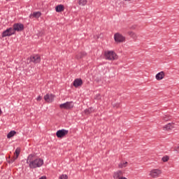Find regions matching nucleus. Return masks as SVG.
<instances>
[{"label": "nucleus", "mask_w": 179, "mask_h": 179, "mask_svg": "<svg viewBox=\"0 0 179 179\" xmlns=\"http://www.w3.org/2000/svg\"><path fill=\"white\" fill-rule=\"evenodd\" d=\"M171 128H173V125L171 124V123H169L168 124H166L163 127V129H164V131H170V129H171Z\"/></svg>", "instance_id": "18"}, {"label": "nucleus", "mask_w": 179, "mask_h": 179, "mask_svg": "<svg viewBox=\"0 0 179 179\" xmlns=\"http://www.w3.org/2000/svg\"><path fill=\"white\" fill-rule=\"evenodd\" d=\"M122 176H124V173L122 172V171L119 170L114 172L113 176L114 179H120L121 178V177H122Z\"/></svg>", "instance_id": "11"}, {"label": "nucleus", "mask_w": 179, "mask_h": 179, "mask_svg": "<svg viewBox=\"0 0 179 179\" xmlns=\"http://www.w3.org/2000/svg\"><path fill=\"white\" fill-rule=\"evenodd\" d=\"M84 113L86 115H89V114H92V113H94V109L92 107L85 109Z\"/></svg>", "instance_id": "17"}, {"label": "nucleus", "mask_w": 179, "mask_h": 179, "mask_svg": "<svg viewBox=\"0 0 179 179\" xmlns=\"http://www.w3.org/2000/svg\"><path fill=\"white\" fill-rule=\"evenodd\" d=\"M169 159H170L169 156L166 155L162 157V160L164 162V163H166V162H169Z\"/></svg>", "instance_id": "25"}, {"label": "nucleus", "mask_w": 179, "mask_h": 179, "mask_svg": "<svg viewBox=\"0 0 179 179\" xmlns=\"http://www.w3.org/2000/svg\"><path fill=\"white\" fill-rule=\"evenodd\" d=\"M165 76L164 71H161L155 76V78L157 80H162V79H164Z\"/></svg>", "instance_id": "13"}, {"label": "nucleus", "mask_w": 179, "mask_h": 179, "mask_svg": "<svg viewBox=\"0 0 179 179\" xmlns=\"http://www.w3.org/2000/svg\"><path fill=\"white\" fill-rule=\"evenodd\" d=\"M34 17H40L41 16V12H34L33 13Z\"/></svg>", "instance_id": "22"}, {"label": "nucleus", "mask_w": 179, "mask_h": 179, "mask_svg": "<svg viewBox=\"0 0 179 179\" xmlns=\"http://www.w3.org/2000/svg\"><path fill=\"white\" fill-rule=\"evenodd\" d=\"M6 1H10V0H6Z\"/></svg>", "instance_id": "38"}, {"label": "nucleus", "mask_w": 179, "mask_h": 179, "mask_svg": "<svg viewBox=\"0 0 179 179\" xmlns=\"http://www.w3.org/2000/svg\"><path fill=\"white\" fill-rule=\"evenodd\" d=\"M13 30L14 31V34L15 31H23V30H24V25L22 23H15L13 24Z\"/></svg>", "instance_id": "5"}, {"label": "nucleus", "mask_w": 179, "mask_h": 179, "mask_svg": "<svg viewBox=\"0 0 179 179\" xmlns=\"http://www.w3.org/2000/svg\"><path fill=\"white\" fill-rule=\"evenodd\" d=\"M128 164V162H124V163H120V164H119V168L120 169H122V168H124V167H127V165Z\"/></svg>", "instance_id": "24"}, {"label": "nucleus", "mask_w": 179, "mask_h": 179, "mask_svg": "<svg viewBox=\"0 0 179 179\" xmlns=\"http://www.w3.org/2000/svg\"><path fill=\"white\" fill-rule=\"evenodd\" d=\"M43 97H41V96H38L37 98H36V100L37 101H41Z\"/></svg>", "instance_id": "30"}, {"label": "nucleus", "mask_w": 179, "mask_h": 179, "mask_svg": "<svg viewBox=\"0 0 179 179\" xmlns=\"http://www.w3.org/2000/svg\"><path fill=\"white\" fill-rule=\"evenodd\" d=\"M1 114H2V110H1L0 108V115H1Z\"/></svg>", "instance_id": "36"}, {"label": "nucleus", "mask_w": 179, "mask_h": 179, "mask_svg": "<svg viewBox=\"0 0 179 179\" xmlns=\"http://www.w3.org/2000/svg\"><path fill=\"white\" fill-rule=\"evenodd\" d=\"M119 179H127V178H125V177L122 176V177L119 178Z\"/></svg>", "instance_id": "35"}, {"label": "nucleus", "mask_w": 179, "mask_h": 179, "mask_svg": "<svg viewBox=\"0 0 179 179\" xmlns=\"http://www.w3.org/2000/svg\"><path fill=\"white\" fill-rule=\"evenodd\" d=\"M127 34H128V36H129V37H131L134 40H136V38H138V35H136V33H135L132 31H129L127 32Z\"/></svg>", "instance_id": "14"}, {"label": "nucleus", "mask_w": 179, "mask_h": 179, "mask_svg": "<svg viewBox=\"0 0 179 179\" xmlns=\"http://www.w3.org/2000/svg\"><path fill=\"white\" fill-rule=\"evenodd\" d=\"M95 99H96V100H100L101 99L100 94H96Z\"/></svg>", "instance_id": "28"}, {"label": "nucleus", "mask_w": 179, "mask_h": 179, "mask_svg": "<svg viewBox=\"0 0 179 179\" xmlns=\"http://www.w3.org/2000/svg\"><path fill=\"white\" fill-rule=\"evenodd\" d=\"M29 59L30 62H34V64H40L41 62V57L38 55L31 56Z\"/></svg>", "instance_id": "8"}, {"label": "nucleus", "mask_w": 179, "mask_h": 179, "mask_svg": "<svg viewBox=\"0 0 179 179\" xmlns=\"http://www.w3.org/2000/svg\"><path fill=\"white\" fill-rule=\"evenodd\" d=\"M15 135H16V131H10L7 134V138H8V139H10V138H13V136H15Z\"/></svg>", "instance_id": "19"}, {"label": "nucleus", "mask_w": 179, "mask_h": 179, "mask_svg": "<svg viewBox=\"0 0 179 179\" xmlns=\"http://www.w3.org/2000/svg\"><path fill=\"white\" fill-rule=\"evenodd\" d=\"M174 150L175 152H178V153H179V146L175 147Z\"/></svg>", "instance_id": "31"}, {"label": "nucleus", "mask_w": 179, "mask_h": 179, "mask_svg": "<svg viewBox=\"0 0 179 179\" xmlns=\"http://www.w3.org/2000/svg\"><path fill=\"white\" fill-rule=\"evenodd\" d=\"M160 174H162V170L160 169H152L150 173V176H152V178H157Z\"/></svg>", "instance_id": "9"}, {"label": "nucleus", "mask_w": 179, "mask_h": 179, "mask_svg": "<svg viewBox=\"0 0 179 179\" xmlns=\"http://www.w3.org/2000/svg\"><path fill=\"white\" fill-rule=\"evenodd\" d=\"M27 163L29 164V168L37 169L44 164V160L41 158L34 159V155L31 154L27 157Z\"/></svg>", "instance_id": "1"}, {"label": "nucleus", "mask_w": 179, "mask_h": 179, "mask_svg": "<svg viewBox=\"0 0 179 179\" xmlns=\"http://www.w3.org/2000/svg\"><path fill=\"white\" fill-rule=\"evenodd\" d=\"M15 34V32L13 31V28L10 27L8 29H7L6 30H5L4 31H3L2 33V37H9L12 35Z\"/></svg>", "instance_id": "7"}, {"label": "nucleus", "mask_w": 179, "mask_h": 179, "mask_svg": "<svg viewBox=\"0 0 179 179\" xmlns=\"http://www.w3.org/2000/svg\"><path fill=\"white\" fill-rule=\"evenodd\" d=\"M73 85L74 87H79L80 86H82V85H83V81L80 78H77L74 80Z\"/></svg>", "instance_id": "12"}, {"label": "nucleus", "mask_w": 179, "mask_h": 179, "mask_svg": "<svg viewBox=\"0 0 179 179\" xmlns=\"http://www.w3.org/2000/svg\"><path fill=\"white\" fill-rule=\"evenodd\" d=\"M15 154L16 155L15 159H17V157H19V155H20V148H17Z\"/></svg>", "instance_id": "23"}, {"label": "nucleus", "mask_w": 179, "mask_h": 179, "mask_svg": "<svg viewBox=\"0 0 179 179\" xmlns=\"http://www.w3.org/2000/svg\"><path fill=\"white\" fill-rule=\"evenodd\" d=\"M59 108H64V110H71V108H73V102L67 101L64 103H62L59 105Z\"/></svg>", "instance_id": "4"}, {"label": "nucleus", "mask_w": 179, "mask_h": 179, "mask_svg": "<svg viewBox=\"0 0 179 179\" xmlns=\"http://www.w3.org/2000/svg\"><path fill=\"white\" fill-rule=\"evenodd\" d=\"M65 7L62 4H59L55 7L56 12H64Z\"/></svg>", "instance_id": "16"}, {"label": "nucleus", "mask_w": 179, "mask_h": 179, "mask_svg": "<svg viewBox=\"0 0 179 179\" xmlns=\"http://www.w3.org/2000/svg\"><path fill=\"white\" fill-rule=\"evenodd\" d=\"M124 1H131V0H124Z\"/></svg>", "instance_id": "37"}, {"label": "nucleus", "mask_w": 179, "mask_h": 179, "mask_svg": "<svg viewBox=\"0 0 179 179\" xmlns=\"http://www.w3.org/2000/svg\"><path fill=\"white\" fill-rule=\"evenodd\" d=\"M54 99H55V95L52 94H47L44 96V100L45 101H47V103H52L54 101Z\"/></svg>", "instance_id": "10"}, {"label": "nucleus", "mask_w": 179, "mask_h": 179, "mask_svg": "<svg viewBox=\"0 0 179 179\" xmlns=\"http://www.w3.org/2000/svg\"><path fill=\"white\" fill-rule=\"evenodd\" d=\"M68 134H69V131L65 129H62L58 130L56 132V136L57 138H59L60 139H62V138H64V136H66Z\"/></svg>", "instance_id": "3"}, {"label": "nucleus", "mask_w": 179, "mask_h": 179, "mask_svg": "<svg viewBox=\"0 0 179 179\" xmlns=\"http://www.w3.org/2000/svg\"><path fill=\"white\" fill-rule=\"evenodd\" d=\"M114 40L116 43H124V41H125V36L120 33H116L114 35Z\"/></svg>", "instance_id": "6"}, {"label": "nucleus", "mask_w": 179, "mask_h": 179, "mask_svg": "<svg viewBox=\"0 0 179 179\" xmlns=\"http://www.w3.org/2000/svg\"><path fill=\"white\" fill-rule=\"evenodd\" d=\"M16 157H14L13 159H11V160L9 162V163H13V162H15V160H16Z\"/></svg>", "instance_id": "33"}, {"label": "nucleus", "mask_w": 179, "mask_h": 179, "mask_svg": "<svg viewBox=\"0 0 179 179\" xmlns=\"http://www.w3.org/2000/svg\"><path fill=\"white\" fill-rule=\"evenodd\" d=\"M130 30H135V29H136V25H132L131 27H129Z\"/></svg>", "instance_id": "29"}, {"label": "nucleus", "mask_w": 179, "mask_h": 179, "mask_svg": "<svg viewBox=\"0 0 179 179\" xmlns=\"http://www.w3.org/2000/svg\"><path fill=\"white\" fill-rule=\"evenodd\" d=\"M16 157H14L13 159H11V160L9 162V163H13V162H15V160H16Z\"/></svg>", "instance_id": "32"}, {"label": "nucleus", "mask_w": 179, "mask_h": 179, "mask_svg": "<svg viewBox=\"0 0 179 179\" xmlns=\"http://www.w3.org/2000/svg\"><path fill=\"white\" fill-rule=\"evenodd\" d=\"M105 59H108V61H114L115 59H117L118 57L117 56V54L115 53L114 51H106L104 53Z\"/></svg>", "instance_id": "2"}, {"label": "nucleus", "mask_w": 179, "mask_h": 179, "mask_svg": "<svg viewBox=\"0 0 179 179\" xmlns=\"http://www.w3.org/2000/svg\"><path fill=\"white\" fill-rule=\"evenodd\" d=\"M86 55H87L86 52H80L78 53V55H76V59H82V58H85V57H86Z\"/></svg>", "instance_id": "15"}, {"label": "nucleus", "mask_w": 179, "mask_h": 179, "mask_svg": "<svg viewBox=\"0 0 179 179\" xmlns=\"http://www.w3.org/2000/svg\"><path fill=\"white\" fill-rule=\"evenodd\" d=\"M59 179H68V176L62 174L59 177Z\"/></svg>", "instance_id": "26"}, {"label": "nucleus", "mask_w": 179, "mask_h": 179, "mask_svg": "<svg viewBox=\"0 0 179 179\" xmlns=\"http://www.w3.org/2000/svg\"><path fill=\"white\" fill-rule=\"evenodd\" d=\"M162 118L164 121H170V120L171 119V116L165 115L162 117Z\"/></svg>", "instance_id": "21"}, {"label": "nucleus", "mask_w": 179, "mask_h": 179, "mask_svg": "<svg viewBox=\"0 0 179 179\" xmlns=\"http://www.w3.org/2000/svg\"><path fill=\"white\" fill-rule=\"evenodd\" d=\"M87 3V0H79L78 1V4L81 5L82 6H85Z\"/></svg>", "instance_id": "20"}, {"label": "nucleus", "mask_w": 179, "mask_h": 179, "mask_svg": "<svg viewBox=\"0 0 179 179\" xmlns=\"http://www.w3.org/2000/svg\"><path fill=\"white\" fill-rule=\"evenodd\" d=\"M39 179H47V177L46 176H42Z\"/></svg>", "instance_id": "34"}, {"label": "nucleus", "mask_w": 179, "mask_h": 179, "mask_svg": "<svg viewBox=\"0 0 179 179\" xmlns=\"http://www.w3.org/2000/svg\"><path fill=\"white\" fill-rule=\"evenodd\" d=\"M113 107L114 108H120V103H113Z\"/></svg>", "instance_id": "27"}]
</instances>
